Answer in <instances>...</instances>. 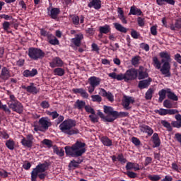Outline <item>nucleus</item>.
<instances>
[{
  "instance_id": "obj_1",
  "label": "nucleus",
  "mask_w": 181,
  "mask_h": 181,
  "mask_svg": "<svg viewBox=\"0 0 181 181\" xmlns=\"http://www.w3.org/2000/svg\"><path fill=\"white\" fill-rule=\"evenodd\" d=\"M160 57L161 59V63L156 57H153V63L154 67L158 70H160L161 74L165 76V77H170L172 74L170 73V62L172 58H170V54L168 53L166 51H163L159 53Z\"/></svg>"
},
{
  "instance_id": "obj_2",
  "label": "nucleus",
  "mask_w": 181,
  "mask_h": 181,
  "mask_svg": "<svg viewBox=\"0 0 181 181\" xmlns=\"http://www.w3.org/2000/svg\"><path fill=\"white\" fill-rule=\"evenodd\" d=\"M103 110L105 114L107 115V116L104 115V113L100 110L98 111L97 114L105 122H114L115 119L128 117L129 115L127 112H118L114 110V108L111 106L104 105Z\"/></svg>"
},
{
  "instance_id": "obj_3",
  "label": "nucleus",
  "mask_w": 181,
  "mask_h": 181,
  "mask_svg": "<svg viewBox=\"0 0 181 181\" xmlns=\"http://www.w3.org/2000/svg\"><path fill=\"white\" fill-rule=\"evenodd\" d=\"M86 143L77 141L74 145L70 146H65L66 155L71 156L72 158H78L83 153H86Z\"/></svg>"
},
{
  "instance_id": "obj_4",
  "label": "nucleus",
  "mask_w": 181,
  "mask_h": 181,
  "mask_svg": "<svg viewBox=\"0 0 181 181\" xmlns=\"http://www.w3.org/2000/svg\"><path fill=\"white\" fill-rule=\"evenodd\" d=\"M49 168V163L45 162L44 163H39L31 172V181H36L37 177L41 180L46 179L47 173H45Z\"/></svg>"
},
{
  "instance_id": "obj_5",
  "label": "nucleus",
  "mask_w": 181,
  "mask_h": 181,
  "mask_svg": "<svg viewBox=\"0 0 181 181\" xmlns=\"http://www.w3.org/2000/svg\"><path fill=\"white\" fill-rule=\"evenodd\" d=\"M76 124V122L74 119H66L59 124V129L61 132H63V134H66V135H76L78 134V129L74 128Z\"/></svg>"
},
{
  "instance_id": "obj_6",
  "label": "nucleus",
  "mask_w": 181,
  "mask_h": 181,
  "mask_svg": "<svg viewBox=\"0 0 181 181\" xmlns=\"http://www.w3.org/2000/svg\"><path fill=\"white\" fill-rule=\"evenodd\" d=\"M163 107L165 108L168 109H163L160 108V110H155L154 112L156 114H159V115L165 116V115H175V114H178L179 110L176 109H170L173 108V103H172V101L169 99H166L163 102Z\"/></svg>"
},
{
  "instance_id": "obj_7",
  "label": "nucleus",
  "mask_w": 181,
  "mask_h": 181,
  "mask_svg": "<svg viewBox=\"0 0 181 181\" xmlns=\"http://www.w3.org/2000/svg\"><path fill=\"white\" fill-rule=\"evenodd\" d=\"M7 104L8 108L14 111V112H17L18 114H22L23 112V105L16 99L14 95H9V100Z\"/></svg>"
},
{
  "instance_id": "obj_8",
  "label": "nucleus",
  "mask_w": 181,
  "mask_h": 181,
  "mask_svg": "<svg viewBox=\"0 0 181 181\" xmlns=\"http://www.w3.org/2000/svg\"><path fill=\"white\" fill-rule=\"evenodd\" d=\"M52 127V121L47 117H41L38 121V124L34 125V131L37 132H46Z\"/></svg>"
},
{
  "instance_id": "obj_9",
  "label": "nucleus",
  "mask_w": 181,
  "mask_h": 181,
  "mask_svg": "<svg viewBox=\"0 0 181 181\" xmlns=\"http://www.w3.org/2000/svg\"><path fill=\"white\" fill-rule=\"evenodd\" d=\"M45 54L40 48L30 47L28 49V56L32 60H42Z\"/></svg>"
},
{
  "instance_id": "obj_10",
  "label": "nucleus",
  "mask_w": 181,
  "mask_h": 181,
  "mask_svg": "<svg viewBox=\"0 0 181 181\" xmlns=\"http://www.w3.org/2000/svg\"><path fill=\"white\" fill-rule=\"evenodd\" d=\"M125 81H132V80H136L138 77V69L135 68H131L126 71L124 73Z\"/></svg>"
},
{
  "instance_id": "obj_11",
  "label": "nucleus",
  "mask_w": 181,
  "mask_h": 181,
  "mask_svg": "<svg viewBox=\"0 0 181 181\" xmlns=\"http://www.w3.org/2000/svg\"><path fill=\"white\" fill-rule=\"evenodd\" d=\"M35 138L32 134H28L26 137H23L21 141V145L25 148H32L33 146V141Z\"/></svg>"
},
{
  "instance_id": "obj_12",
  "label": "nucleus",
  "mask_w": 181,
  "mask_h": 181,
  "mask_svg": "<svg viewBox=\"0 0 181 181\" xmlns=\"http://www.w3.org/2000/svg\"><path fill=\"white\" fill-rule=\"evenodd\" d=\"M137 77L138 80H144V78H148V77H149L148 69L142 66H139V69H137Z\"/></svg>"
},
{
  "instance_id": "obj_13",
  "label": "nucleus",
  "mask_w": 181,
  "mask_h": 181,
  "mask_svg": "<svg viewBox=\"0 0 181 181\" xmlns=\"http://www.w3.org/2000/svg\"><path fill=\"white\" fill-rule=\"evenodd\" d=\"M48 15L50 16L51 19H58L59 15H60V8H47Z\"/></svg>"
},
{
  "instance_id": "obj_14",
  "label": "nucleus",
  "mask_w": 181,
  "mask_h": 181,
  "mask_svg": "<svg viewBox=\"0 0 181 181\" xmlns=\"http://www.w3.org/2000/svg\"><path fill=\"white\" fill-rule=\"evenodd\" d=\"M69 18H71V21H72V23L75 25V26H78L80 23H84V16H83L78 17V16L74 14L69 15Z\"/></svg>"
},
{
  "instance_id": "obj_15",
  "label": "nucleus",
  "mask_w": 181,
  "mask_h": 181,
  "mask_svg": "<svg viewBox=\"0 0 181 181\" xmlns=\"http://www.w3.org/2000/svg\"><path fill=\"white\" fill-rule=\"evenodd\" d=\"M135 103V99L131 96H124L123 100V107L125 110H131V107H129L130 104H134Z\"/></svg>"
},
{
  "instance_id": "obj_16",
  "label": "nucleus",
  "mask_w": 181,
  "mask_h": 181,
  "mask_svg": "<svg viewBox=\"0 0 181 181\" xmlns=\"http://www.w3.org/2000/svg\"><path fill=\"white\" fill-rule=\"evenodd\" d=\"M63 60L60 59L59 57H54L51 62H49V66L52 69H54V67H63Z\"/></svg>"
},
{
  "instance_id": "obj_17",
  "label": "nucleus",
  "mask_w": 181,
  "mask_h": 181,
  "mask_svg": "<svg viewBox=\"0 0 181 181\" xmlns=\"http://www.w3.org/2000/svg\"><path fill=\"white\" fill-rule=\"evenodd\" d=\"M10 77L11 72L9 71V69L6 67H3L0 73V79L3 80V81H6Z\"/></svg>"
},
{
  "instance_id": "obj_18",
  "label": "nucleus",
  "mask_w": 181,
  "mask_h": 181,
  "mask_svg": "<svg viewBox=\"0 0 181 181\" xmlns=\"http://www.w3.org/2000/svg\"><path fill=\"white\" fill-rule=\"evenodd\" d=\"M102 97H106V98L108 100V101H110V103H112L114 101V95L111 92H107L105 89L100 88V91L99 93Z\"/></svg>"
},
{
  "instance_id": "obj_19",
  "label": "nucleus",
  "mask_w": 181,
  "mask_h": 181,
  "mask_svg": "<svg viewBox=\"0 0 181 181\" xmlns=\"http://www.w3.org/2000/svg\"><path fill=\"white\" fill-rule=\"evenodd\" d=\"M72 91L74 94H80L83 98H88V93L83 88H73Z\"/></svg>"
},
{
  "instance_id": "obj_20",
  "label": "nucleus",
  "mask_w": 181,
  "mask_h": 181,
  "mask_svg": "<svg viewBox=\"0 0 181 181\" xmlns=\"http://www.w3.org/2000/svg\"><path fill=\"white\" fill-rule=\"evenodd\" d=\"M141 132H144L145 134H148V136H151L153 134V129L146 125V124H143L139 127Z\"/></svg>"
},
{
  "instance_id": "obj_21",
  "label": "nucleus",
  "mask_w": 181,
  "mask_h": 181,
  "mask_svg": "<svg viewBox=\"0 0 181 181\" xmlns=\"http://www.w3.org/2000/svg\"><path fill=\"white\" fill-rule=\"evenodd\" d=\"M101 83V79L95 76L91 77V93L95 90V87H98Z\"/></svg>"
},
{
  "instance_id": "obj_22",
  "label": "nucleus",
  "mask_w": 181,
  "mask_h": 181,
  "mask_svg": "<svg viewBox=\"0 0 181 181\" xmlns=\"http://www.w3.org/2000/svg\"><path fill=\"white\" fill-rule=\"evenodd\" d=\"M23 76L24 77H35V76H37V69H33L31 71L29 69H25L23 72Z\"/></svg>"
},
{
  "instance_id": "obj_23",
  "label": "nucleus",
  "mask_w": 181,
  "mask_h": 181,
  "mask_svg": "<svg viewBox=\"0 0 181 181\" xmlns=\"http://www.w3.org/2000/svg\"><path fill=\"white\" fill-rule=\"evenodd\" d=\"M152 81V78H148L146 80H142L139 82V88H148L149 86H151V82Z\"/></svg>"
},
{
  "instance_id": "obj_24",
  "label": "nucleus",
  "mask_w": 181,
  "mask_h": 181,
  "mask_svg": "<svg viewBox=\"0 0 181 181\" xmlns=\"http://www.w3.org/2000/svg\"><path fill=\"white\" fill-rule=\"evenodd\" d=\"M81 162H83V160H71V162L69 163V170H73L74 169H76V168H78L80 163H81Z\"/></svg>"
},
{
  "instance_id": "obj_25",
  "label": "nucleus",
  "mask_w": 181,
  "mask_h": 181,
  "mask_svg": "<svg viewBox=\"0 0 181 181\" xmlns=\"http://www.w3.org/2000/svg\"><path fill=\"white\" fill-rule=\"evenodd\" d=\"M153 139V148H159L160 146V139H159V134L154 133L152 136Z\"/></svg>"
},
{
  "instance_id": "obj_26",
  "label": "nucleus",
  "mask_w": 181,
  "mask_h": 181,
  "mask_svg": "<svg viewBox=\"0 0 181 181\" xmlns=\"http://www.w3.org/2000/svg\"><path fill=\"white\" fill-rule=\"evenodd\" d=\"M100 141L104 146H112V140L108 138L107 136L100 137Z\"/></svg>"
},
{
  "instance_id": "obj_27",
  "label": "nucleus",
  "mask_w": 181,
  "mask_h": 181,
  "mask_svg": "<svg viewBox=\"0 0 181 181\" xmlns=\"http://www.w3.org/2000/svg\"><path fill=\"white\" fill-rule=\"evenodd\" d=\"M175 119L177 121H173L171 123L172 127L173 128H181V115L177 114L175 115Z\"/></svg>"
},
{
  "instance_id": "obj_28",
  "label": "nucleus",
  "mask_w": 181,
  "mask_h": 181,
  "mask_svg": "<svg viewBox=\"0 0 181 181\" xmlns=\"http://www.w3.org/2000/svg\"><path fill=\"white\" fill-rule=\"evenodd\" d=\"M167 97L168 100H172V101H178L179 98L175 93L172 92V89L167 88Z\"/></svg>"
},
{
  "instance_id": "obj_29",
  "label": "nucleus",
  "mask_w": 181,
  "mask_h": 181,
  "mask_svg": "<svg viewBox=\"0 0 181 181\" xmlns=\"http://www.w3.org/2000/svg\"><path fill=\"white\" fill-rule=\"evenodd\" d=\"M83 34H78L74 38L72 39V42L74 45H75V46L78 47H80V45H81V40H83Z\"/></svg>"
},
{
  "instance_id": "obj_30",
  "label": "nucleus",
  "mask_w": 181,
  "mask_h": 181,
  "mask_svg": "<svg viewBox=\"0 0 181 181\" xmlns=\"http://www.w3.org/2000/svg\"><path fill=\"white\" fill-rule=\"evenodd\" d=\"M111 32V27L110 25L105 24L103 26L99 27V33H103L104 35H107V33H110Z\"/></svg>"
},
{
  "instance_id": "obj_31",
  "label": "nucleus",
  "mask_w": 181,
  "mask_h": 181,
  "mask_svg": "<svg viewBox=\"0 0 181 181\" xmlns=\"http://www.w3.org/2000/svg\"><path fill=\"white\" fill-rule=\"evenodd\" d=\"M54 153H56L58 156H64V150L62 148H59L57 146L54 145L52 146Z\"/></svg>"
},
{
  "instance_id": "obj_32",
  "label": "nucleus",
  "mask_w": 181,
  "mask_h": 181,
  "mask_svg": "<svg viewBox=\"0 0 181 181\" xmlns=\"http://www.w3.org/2000/svg\"><path fill=\"white\" fill-rule=\"evenodd\" d=\"M129 15H137V16H141V15H142V11H141L140 8H136V6H132L130 8Z\"/></svg>"
},
{
  "instance_id": "obj_33",
  "label": "nucleus",
  "mask_w": 181,
  "mask_h": 181,
  "mask_svg": "<svg viewBox=\"0 0 181 181\" xmlns=\"http://www.w3.org/2000/svg\"><path fill=\"white\" fill-rule=\"evenodd\" d=\"M166 94H168V88L162 89L158 92V103H162L165 98H166Z\"/></svg>"
},
{
  "instance_id": "obj_34",
  "label": "nucleus",
  "mask_w": 181,
  "mask_h": 181,
  "mask_svg": "<svg viewBox=\"0 0 181 181\" xmlns=\"http://www.w3.org/2000/svg\"><path fill=\"white\" fill-rule=\"evenodd\" d=\"M39 92V89L35 86V83H30V86H28L27 93L30 94H37Z\"/></svg>"
},
{
  "instance_id": "obj_35",
  "label": "nucleus",
  "mask_w": 181,
  "mask_h": 181,
  "mask_svg": "<svg viewBox=\"0 0 181 181\" xmlns=\"http://www.w3.org/2000/svg\"><path fill=\"white\" fill-rule=\"evenodd\" d=\"M47 41L48 42V43H49V45H52L53 46L59 45V40L54 35H53V34L47 40Z\"/></svg>"
},
{
  "instance_id": "obj_36",
  "label": "nucleus",
  "mask_w": 181,
  "mask_h": 181,
  "mask_svg": "<svg viewBox=\"0 0 181 181\" xmlns=\"http://www.w3.org/2000/svg\"><path fill=\"white\" fill-rule=\"evenodd\" d=\"M156 3L159 6H162L163 5H166V4H169V5H174L175 1V0H156Z\"/></svg>"
},
{
  "instance_id": "obj_37",
  "label": "nucleus",
  "mask_w": 181,
  "mask_h": 181,
  "mask_svg": "<svg viewBox=\"0 0 181 181\" xmlns=\"http://www.w3.org/2000/svg\"><path fill=\"white\" fill-rule=\"evenodd\" d=\"M91 6L96 11L101 9V0H92Z\"/></svg>"
},
{
  "instance_id": "obj_38",
  "label": "nucleus",
  "mask_w": 181,
  "mask_h": 181,
  "mask_svg": "<svg viewBox=\"0 0 181 181\" xmlns=\"http://www.w3.org/2000/svg\"><path fill=\"white\" fill-rule=\"evenodd\" d=\"M115 28L116 29V30H118L119 32H121L122 33H127V32H128V30L127 29V28L122 26V25L116 23H115Z\"/></svg>"
},
{
  "instance_id": "obj_39",
  "label": "nucleus",
  "mask_w": 181,
  "mask_h": 181,
  "mask_svg": "<svg viewBox=\"0 0 181 181\" xmlns=\"http://www.w3.org/2000/svg\"><path fill=\"white\" fill-rule=\"evenodd\" d=\"M75 108L78 110H83L86 107V102L80 100H77L74 105Z\"/></svg>"
},
{
  "instance_id": "obj_40",
  "label": "nucleus",
  "mask_w": 181,
  "mask_h": 181,
  "mask_svg": "<svg viewBox=\"0 0 181 181\" xmlns=\"http://www.w3.org/2000/svg\"><path fill=\"white\" fill-rule=\"evenodd\" d=\"M65 71L63 69V68H56L54 69V76H59V77L63 76L64 74Z\"/></svg>"
},
{
  "instance_id": "obj_41",
  "label": "nucleus",
  "mask_w": 181,
  "mask_h": 181,
  "mask_svg": "<svg viewBox=\"0 0 181 181\" xmlns=\"http://www.w3.org/2000/svg\"><path fill=\"white\" fill-rule=\"evenodd\" d=\"M6 146L10 149V151H13V149H15V141H13V140H8L6 142Z\"/></svg>"
},
{
  "instance_id": "obj_42",
  "label": "nucleus",
  "mask_w": 181,
  "mask_h": 181,
  "mask_svg": "<svg viewBox=\"0 0 181 181\" xmlns=\"http://www.w3.org/2000/svg\"><path fill=\"white\" fill-rule=\"evenodd\" d=\"M40 30L41 36H43L44 37H47V40L48 38H50L51 35H53V34L46 31V30H45V28H41V29H40Z\"/></svg>"
},
{
  "instance_id": "obj_43",
  "label": "nucleus",
  "mask_w": 181,
  "mask_h": 181,
  "mask_svg": "<svg viewBox=\"0 0 181 181\" xmlns=\"http://www.w3.org/2000/svg\"><path fill=\"white\" fill-rule=\"evenodd\" d=\"M153 94V89L149 88L146 93V96H145L146 100H152Z\"/></svg>"
},
{
  "instance_id": "obj_44",
  "label": "nucleus",
  "mask_w": 181,
  "mask_h": 181,
  "mask_svg": "<svg viewBox=\"0 0 181 181\" xmlns=\"http://www.w3.org/2000/svg\"><path fill=\"white\" fill-rule=\"evenodd\" d=\"M161 124L169 131H172V126H170V123H169V122L166 120H161Z\"/></svg>"
},
{
  "instance_id": "obj_45",
  "label": "nucleus",
  "mask_w": 181,
  "mask_h": 181,
  "mask_svg": "<svg viewBox=\"0 0 181 181\" xmlns=\"http://www.w3.org/2000/svg\"><path fill=\"white\" fill-rule=\"evenodd\" d=\"M47 115H49V117H52V119H56V118H58L59 116V114L57 113V111H47Z\"/></svg>"
},
{
  "instance_id": "obj_46",
  "label": "nucleus",
  "mask_w": 181,
  "mask_h": 181,
  "mask_svg": "<svg viewBox=\"0 0 181 181\" xmlns=\"http://www.w3.org/2000/svg\"><path fill=\"white\" fill-rule=\"evenodd\" d=\"M117 160L120 162V163H127V158L124 157V154L119 153L117 155Z\"/></svg>"
},
{
  "instance_id": "obj_47",
  "label": "nucleus",
  "mask_w": 181,
  "mask_h": 181,
  "mask_svg": "<svg viewBox=\"0 0 181 181\" xmlns=\"http://www.w3.org/2000/svg\"><path fill=\"white\" fill-rule=\"evenodd\" d=\"M141 59V57L136 56L132 59V66H138L139 64V59Z\"/></svg>"
},
{
  "instance_id": "obj_48",
  "label": "nucleus",
  "mask_w": 181,
  "mask_h": 181,
  "mask_svg": "<svg viewBox=\"0 0 181 181\" xmlns=\"http://www.w3.org/2000/svg\"><path fill=\"white\" fill-rule=\"evenodd\" d=\"M149 180H151V181H159L160 180V176L158 175H149L148 176Z\"/></svg>"
},
{
  "instance_id": "obj_49",
  "label": "nucleus",
  "mask_w": 181,
  "mask_h": 181,
  "mask_svg": "<svg viewBox=\"0 0 181 181\" xmlns=\"http://www.w3.org/2000/svg\"><path fill=\"white\" fill-rule=\"evenodd\" d=\"M132 142L134 144V145H135V146H139V145H141V140L135 136L132 138Z\"/></svg>"
},
{
  "instance_id": "obj_50",
  "label": "nucleus",
  "mask_w": 181,
  "mask_h": 181,
  "mask_svg": "<svg viewBox=\"0 0 181 181\" xmlns=\"http://www.w3.org/2000/svg\"><path fill=\"white\" fill-rule=\"evenodd\" d=\"M92 101L96 102V103H101L103 99L101 98V96L99 95H93L91 96Z\"/></svg>"
},
{
  "instance_id": "obj_51",
  "label": "nucleus",
  "mask_w": 181,
  "mask_h": 181,
  "mask_svg": "<svg viewBox=\"0 0 181 181\" xmlns=\"http://www.w3.org/2000/svg\"><path fill=\"white\" fill-rule=\"evenodd\" d=\"M131 36L132 37H133V39H139L140 35H139V33H138L136 30L132 29Z\"/></svg>"
},
{
  "instance_id": "obj_52",
  "label": "nucleus",
  "mask_w": 181,
  "mask_h": 181,
  "mask_svg": "<svg viewBox=\"0 0 181 181\" xmlns=\"http://www.w3.org/2000/svg\"><path fill=\"white\" fill-rule=\"evenodd\" d=\"M2 26H3L4 30L7 32V30H9V29L11 28V23L8 21H4L2 24Z\"/></svg>"
},
{
  "instance_id": "obj_53",
  "label": "nucleus",
  "mask_w": 181,
  "mask_h": 181,
  "mask_svg": "<svg viewBox=\"0 0 181 181\" xmlns=\"http://www.w3.org/2000/svg\"><path fill=\"white\" fill-rule=\"evenodd\" d=\"M92 47V52H95V53H97V54H100V47H98V45L95 43H93L91 45Z\"/></svg>"
},
{
  "instance_id": "obj_54",
  "label": "nucleus",
  "mask_w": 181,
  "mask_h": 181,
  "mask_svg": "<svg viewBox=\"0 0 181 181\" xmlns=\"http://www.w3.org/2000/svg\"><path fill=\"white\" fill-rule=\"evenodd\" d=\"M126 175L128 176V177H130V179H135V177L137 176V174L132 171H127Z\"/></svg>"
},
{
  "instance_id": "obj_55",
  "label": "nucleus",
  "mask_w": 181,
  "mask_h": 181,
  "mask_svg": "<svg viewBox=\"0 0 181 181\" xmlns=\"http://www.w3.org/2000/svg\"><path fill=\"white\" fill-rule=\"evenodd\" d=\"M57 118V119L55 120L56 125H59V124H62V122H63V121H64V116H63V115H59Z\"/></svg>"
},
{
  "instance_id": "obj_56",
  "label": "nucleus",
  "mask_w": 181,
  "mask_h": 181,
  "mask_svg": "<svg viewBox=\"0 0 181 181\" xmlns=\"http://www.w3.org/2000/svg\"><path fill=\"white\" fill-rule=\"evenodd\" d=\"M137 23L141 28H144V26H145V21L141 17L137 18Z\"/></svg>"
},
{
  "instance_id": "obj_57",
  "label": "nucleus",
  "mask_w": 181,
  "mask_h": 181,
  "mask_svg": "<svg viewBox=\"0 0 181 181\" xmlns=\"http://www.w3.org/2000/svg\"><path fill=\"white\" fill-rule=\"evenodd\" d=\"M150 30L153 36H156V35H158V29L156 28V25L151 26Z\"/></svg>"
},
{
  "instance_id": "obj_58",
  "label": "nucleus",
  "mask_w": 181,
  "mask_h": 181,
  "mask_svg": "<svg viewBox=\"0 0 181 181\" xmlns=\"http://www.w3.org/2000/svg\"><path fill=\"white\" fill-rule=\"evenodd\" d=\"M16 66H18V67H23L25 66V59H19L16 61Z\"/></svg>"
},
{
  "instance_id": "obj_59",
  "label": "nucleus",
  "mask_w": 181,
  "mask_h": 181,
  "mask_svg": "<svg viewBox=\"0 0 181 181\" xmlns=\"http://www.w3.org/2000/svg\"><path fill=\"white\" fill-rule=\"evenodd\" d=\"M43 144L44 145H46L48 148H52V146H53V142L49 139H44Z\"/></svg>"
},
{
  "instance_id": "obj_60",
  "label": "nucleus",
  "mask_w": 181,
  "mask_h": 181,
  "mask_svg": "<svg viewBox=\"0 0 181 181\" xmlns=\"http://www.w3.org/2000/svg\"><path fill=\"white\" fill-rule=\"evenodd\" d=\"M125 77H126L125 74H117V75H116V80H117L118 81L124 80V81H125Z\"/></svg>"
},
{
  "instance_id": "obj_61",
  "label": "nucleus",
  "mask_w": 181,
  "mask_h": 181,
  "mask_svg": "<svg viewBox=\"0 0 181 181\" xmlns=\"http://www.w3.org/2000/svg\"><path fill=\"white\" fill-rule=\"evenodd\" d=\"M40 106L42 107V108L46 109L50 107V104L47 101L44 100L40 103Z\"/></svg>"
},
{
  "instance_id": "obj_62",
  "label": "nucleus",
  "mask_w": 181,
  "mask_h": 181,
  "mask_svg": "<svg viewBox=\"0 0 181 181\" xmlns=\"http://www.w3.org/2000/svg\"><path fill=\"white\" fill-rule=\"evenodd\" d=\"M151 163H152L151 157H146L144 160V166H148V165H151Z\"/></svg>"
},
{
  "instance_id": "obj_63",
  "label": "nucleus",
  "mask_w": 181,
  "mask_h": 181,
  "mask_svg": "<svg viewBox=\"0 0 181 181\" xmlns=\"http://www.w3.org/2000/svg\"><path fill=\"white\" fill-rule=\"evenodd\" d=\"M175 24L176 29H181V18L176 19Z\"/></svg>"
},
{
  "instance_id": "obj_64",
  "label": "nucleus",
  "mask_w": 181,
  "mask_h": 181,
  "mask_svg": "<svg viewBox=\"0 0 181 181\" xmlns=\"http://www.w3.org/2000/svg\"><path fill=\"white\" fill-rule=\"evenodd\" d=\"M126 169L127 170H132L134 169V163L128 162L126 165Z\"/></svg>"
}]
</instances>
